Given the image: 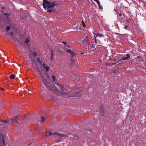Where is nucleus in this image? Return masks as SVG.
Returning a JSON list of instances; mask_svg holds the SVG:
<instances>
[{"label":"nucleus","mask_w":146,"mask_h":146,"mask_svg":"<svg viewBox=\"0 0 146 146\" xmlns=\"http://www.w3.org/2000/svg\"><path fill=\"white\" fill-rule=\"evenodd\" d=\"M32 65L35 69L37 72H40L39 67L40 66L41 70H43L42 68H44V70L45 69L47 72H48L50 69V67L46 64H42L40 61L39 58H36L33 60Z\"/></svg>","instance_id":"1"},{"label":"nucleus","mask_w":146,"mask_h":146,"mask_svg":"<svg viewBox=\"0 0 146 146\" xmlns=\"http://www.w3.org/2000/svg\"><path fill=\"white\" fill-rule=\"evenodd\" d=\"M56 4L54 3H51L46 0H43V5L44 9L47 10V11L51 13L52 11V8Z\"/></svg>","instance_id":"2"},{"label":"nucleus","mask_w":146,"mask_h":146,"mask_svg":"<svg viewBox=\"0 0 146 146\" xmlns=\"http://www.w3.org/2000/svg\"><path fill=\"white\" fill-rule=\"evenodd\" d=\"M40 77L42 82L46 88L48 90L51 89V85L49 82L50 81L49 76H46L45 79L43 75H41Z\"/></svg>","instance_id":"3"},{"label":"nucleus","mask_w":146,"mask_h":146,"mask_svg":"<svg viewBox=\"0 0 146 146\" xmlns=\"http://www.w3.org/2000/svg\"><path fill=\"white\" fill-rule=\"evenodd\" d=\"M57 85L59 87L60 89L61 90V91L60 92V93H58L57 92L56 94H62L64 96H65V93H64V91H65V88L63 86V85L61 84H57Z\"/></svg>","instance_id":"4"},{"label":"nucleus","mask_w":146,"mask_h":146,"mask_svg":"<svg viewBox=\"0 0 146 146\" xmlns=\"http://www.w3.org/2000/svg\"><path fill=\"white\" fill-rule=\"evenodd\" d=\"M48 133H49V135L54 136L55 135H58L61 137H64L65 135L62 133H59L56 132H48Z\"/></svg>","instance_id":"5"},{"label":"nucleus","mask_w":146,"mask_h":146,"mask_svg":"<svg viewBox=\"0 0 146 146\" xmlns=\"http://www.w3.org/2000/svg\"><path fill=\"white\" fill-rule=\"evenodd\" d=\"M130 58L131 57L129 54H125L122 56L121 59L127 60Z\"/></svg>","instance_id":"6"},{"label":"nucleus","mask_w":146,"mask_h":146,"mask_svg":"<svg viewBox=\"0 0 146 146\" xmlns=\"http://www.w3.org/2000/svg\"><path fill=\"white\" fill-rule=\"evenodd\" d=\"M66 51L67 52L69 53L70 54V55L72 57H73L75 55V54L70 49H69L66 50Z\"/></svg>","instance_id":"7"},{"label":"nucleus","mask_w":146,"mask_h":146,"mask_svg":"<svg viewBox=\"0 0 146 146\" xmlns=\"http://www.w3.org/2000/svg\"><path fill=\"white\" fill-rule=\"evenodd\" d=\"M94 35L95 38H101L104 36V35L100 33H97L96 34H94Z\"/></svg>","instance_id":"8"},{"label":"nucleus","mask_w":146,"mask_h":146,"mask_svg":"<svg viewBox=\"0 0 146 146\" xmlns=\"http://www.w3.org/2000/svg\"><path fill=\"white\" fill-rule=\"evenodd\" d=\"M37 55V54L36 52H33L32 53V55H30V57L31 58L33 59V58H35V57Z\"/></svg>","instance_id":"9"},{"label":"nucleus","mask_w":146,"mask_h":146,"mask_svg":"<svg viewBox=\"0 0 146 146\" xmlns=\"http://www.w3.org/2000/svg\"><path fill=\"white\" fill-rule=\"evenodd\" d=\"M17 117H13L11 119V121L12 122H14L16 120L17 121Z\"/></svg>","instance_id":"10"},{"label":"nucleus","mask_w":146,"mask_h":146,"mask_svg":"<svg viewBox=\"0 0 146 146\" xmlns=\"http://www.w3.org/2000/svg\"><path fill=\"white\" fill-rule=\"evenodd\" d=\"M41 119L40 121L42 122H43L44 121L45 119V118L43 116H42L41 117Z\"/></svg>","instance_id":"11"},{"label":"nucleus","mask_w":146,"mask_h":146,"mask_svg":"<svg viewBox=\"0 0 146 146\" xmlns=\"http://www.w3.org/2000/svg\"><path fill=\"white\" fill-rule=\"evenodd\" d=\"M81 25L82 26H83V27L84 28H85L86 27V25L85 24L84 22L82 20V22H81Z\"/></svg>","instance_id":"12"},{"label":"nucleus","mask_w":146,"mask_h":146,"mask_svg":"<svg viewBox=\"0 0 146 146\" xmlns=\"http://www.w3.org/2000/svg\"><path fill=\"white\" fill-rule=\"evenodd\" d=\"M15 77V75L13 74H12L10 76V78L11 79H13Z\"/></svg>","instance_id":"13"},{"label":"nucleus","mask_w":146,"mask_h":146,"mask_svg":"<svg viewBox=\"0 0 146 146\" xmlns=\"http://www.w3.org/2000/svg\"><path fill=\"white\" fill-rule=\"evenodd\" d=\"M29 42V40L28 38H27L25 41V43L26 44H27Z\"/></svg>","instance_id":"14"},{"label":"nucleus","mask_w":146,"mask_h":146,"mask_svg":"<svg viewBox=\"0 0 146 146\" xmlns=\"http://www.w3.org/2000/svg\"><path fill=\"white\" fill-rule=\"evenodd\" d=\"M56 76H52V78L53 79V81H54L55 80H56Z\"/></svg>","instance_id":"15"},{"label":"nucleus","mask_w":146,"mask_h":146,"mask_svg":"<svg viewBox=\"0 0 146 146\" xmlns=\"http://www.w3.org/2000/svg\"><path fill=\"white\" fill-rule=\"evenodd\" d=\"M10 29V26H7L6 27L5 30L8 32Z\"/></svg>","instance_id":"16"},{"label":"nucleus","mask_w":146,"mask_h":146,"mask_svg":"<svg viewBox=\"0 0 146 146\" xmlns=\"http://www.w3.org/2000/svg\"><path fill=\"white\" fill-rule=\"evenodd\" d=\"M88 38L87 36H86V37L85 38V39H84L83 41H86L88 42Z\"/></svg>","instance_id":"17"},{"label":"nucleus","mask_w":146,"mask_h":146,"mask_svg":"<svg viewBox=\"0 0 146 146\" xmlns=\"http://www.w3.org/2000/svg\"><path fill=\"white\" fill-rule=\"evenodd\" d=\"M3 123H6V125H8V122L7 120H5L4 121H3Z\"/></svg>","instance_id":"18"},{"label":"nucleus","mask_w":146,"mask_h":146,"mask_svg":"<svg viewBox=\"0 0 146 146\" xmlns=\"http://www.w3.org/2000/svg\"><path fill=\"white\" fill-rule=\"evenodd\" d=\"M94 1H95L98 4H99V3H100V2L98 0H94Z\"/></svg>","instance_id":"19"},{"label":"nucleus","mask_w":146,"mask_h":146,"mask_svg":"<svg viewBox=\"0 0 146 146\" xmlns=\"http://www.w3.org/2000/svg\"><path fill=\"white\" fill-rule=\"evenodd\" d=\"M99 7L100 9H102V7L101 6L100 3H99V4H98Z\"/></svg>","instance_id":"20"},{"label":"nucleus","mask_w":146,"mask_h":146,"mask_svg":"<svg viewBox=\"0 0 146 146\" xmlns=\"http://www.w3.org/2000/svg\"><path fill=\"white\" fill-rule=\"evenodd\" d=\"M124 28L125 29H127L128 28V26L127 25H126L124 27Z\"/></svg>","instance_id":"21"},{"label":"nucleus","mask_w":146,"mask_h":146,"mask_svg":"<svg viewBox=\"0 0 146 146\" xmlns=\"http://www.w3.org/2000/svg\"><path fill=\"white\" fill-rule=\"evenodd\" d=\"M51 56H54V54L53 53L52 51V50H51Z\"/></svg>","instance_id":"22"},{"label":"nucleus","mask_w":146,"mask_h":146,"mask_svg":"<svg viewBox=\"0 0 146 146\" xmlns=\"http://www.w3.org/2000/svg\"><path fill=\"white\" fill-rule=\"evenodd\" d=\"M94 41H95V42L96 44V43H97V41L96 40V38H94Z\"/></svg>","instance_id":"23"},{"label":"nucleus","mask_w":146,"mask_h":146,"mask_svg":"<svg viewBox=\"0 0 146 146\" xmlns=\"http://www.w3.org/2000/svg\"><path fill=\"white\" fill-rule=\"evenodd\" d=\"M54 56H51V60H52L54 59Z\"/></svg>","instance_id":"24"},{"label":"nucleus","mask_w":146,"mask_h":146,"mask_svg":"<svg viewBox=\"0 0 146 146\" xmlns=\"http://www.w3.org/2000/svg\"><path fill=\"white\" fill-rule=\"evenodd\" d=\"M10 35H11V36H13V32H11L10 33Z\"/></svg>","instance_id":"25"},{"label":"nucleus","mask_w":146,"mask_h":146,"mask_svg":"<svg viewBox=\"0 0 146 146\" xmlns=\"http://www.w3.org/2000/svg\"><path fill=\"white\" fill-rule=\"evenodd\" d=\"M17 48L19 50H20V49L19 47V46H17Z\"/></svg>","instance_id":"26"},{"label":"nucleus","mask_w":146,"mask_h":146,"mask_svg":"<svg viewBox=\"0 0 146 146\" xmlns=\"http://www.w3.org/2000/svg\"><path fill=\"white\" fill-rule=\"evenodd\" d=\"M63 43L65 44H66V42H63Z\"/></svg>","instance_id":"27"},{"label":"nucleus","mask_w":146,"mask_h":146,"mask_svg":"<svg viewBox=\"0 0 146 146\" xmlns=\"http://www.w3.org/2000/svg\"><path fill=\"white\" fill-rule=\"evenodd\" d=\"M137 58H140V57L139 56H137Z\"/></svg>","instance_id":"28"},{"label":"nucleus","mask_w":146,"mask_h":146,"mask_svg":"<svg viewBox=\"0 0 146 146\" xmlns=\"http://www.w3.org/2000/svg\"><path fill=\"white\" fill-rule=\"evenodd\" d=\"M119 15L120 16H121V14H119Z\"/></svg>","instance_id":"29"},{"label":"nucleus","mask_w":146,"mask_h":146,"mask_svg":"<svg viewBox=\"0 0 146 146\" xmlns=\"http://www.w3.org/2000/svg\"><path fill=\"white\" fill-rule=\"evenodd\" d=\"M1 126L3 127H4V125H1Z\"/></svg>","instance_id":"30"},{"label":"nucleus","mask_w":146,"mask_h":146,"mask_svg":"<svg viewBox=\"0 0 146 146\" xmlns=\"http://www.w3.org/2000/svg\"><path fill=\"white\" fill-rule=\"evenodd\" d=\"M7 13H5V15H7Z\"/></svg>","instance_id":"31"},{"label":"nucleus","mask_w":146,"mask_h":146,"mask_svg":"<svg viewBox=\"0 0 146 146\" xmlns=\"http://www.w3.org/2000/svg\"><path fill=\"white\" fill-rule=\"evenodd\" d=\"M29 145H31V143L29 144Z\"/></svg>","instance_id":"32"},{"label":"nucleus","mask_w":146,"mask_h":146,"mask_svg":"<svg viewBox=\"0 0 146 146\" xmlns=\"http://www.w3.org/2000/svg\"><path fill=\"white\" fill-rule=\"evenodd\" d=\"M0 146H1L0 145Z\"/></svg>","instance_id":"33"}]
</instances>
